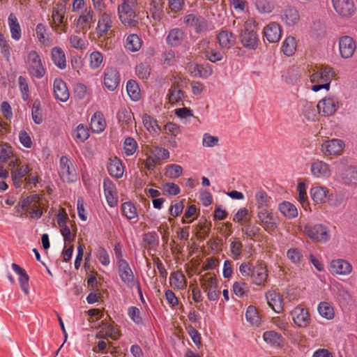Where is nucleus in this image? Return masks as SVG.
I'll use <instances>...</instances> for the list:
<instances>
[{
	"mask_svg": "<svg viewBox=\"0 0 357 357\" xmlns=\"http://www.w3.org/2000/svg\"><path fill=\"white\" fill-rule=\"evenodd\" d=\"M268 268L262 261L255 265L250 261L243 262L239 266V273L243 277H250L252 283L257 286H265L268 278Z\"/></svg>",
	"mask_w": 357,
	"mask_h": 357,
	"instance_id": "obj_1",
	"label": "nucleus"
},
{
	"mask_svg": "<svg viewBox=\"0 0 357 357\" xmlns=\"http://www.w3.org/2000/svg\"><path fill=\"white\" fill-rule=\"evenodd\" d=\"M310 73V82L315 84L312 86V90L314 92L321 89L328 91L331 82L336 75L334 68L328 66L316 67Z\"/></svg>",
	"mask_w": 357,
	"mask_h": 357,
	"instance_id": "obj_2",
	"label": "nucleus"
},
{
	"mask_svg": "<svg viewBox=\"0 0 357 357\" xmlns=\"http://www.w3.org/2000/svg\"><path fill=\"white\" fill-rule=\"evenodd\" d=\"M243 46L248 50H255L258 47L257 23L253 19H248L243 25L239 35Z\"/></svg>",
	"mask_w": 357,
	"mask_h": 357,
	"instance_id": "obj_3",
	"label": "nucleus"
},
{
	"mask_svg": "<svg viewBox=\"0 0 357 357\" xmlns=\"http://www.w3.org/2000/svg\"><path fill=\"white\" fill-rule=\"evenodd\" d=\"M137 5V0H121L118 6L117 13L121 23L125 26L132 27L137 24L135 8Z\"/></svg>",
	"mask_w": 357,
	"mask_h": 357,
	"instance_id": "obj_4",
	"label": "nucleus"
},
{
	"mask_svg": "<svg viewBox=\"0 0 357 357\" xmlns=\"http://www.w3.org/2000/svg\"><path fill=\"white\" fill-rule=\"evenodd\" d=\"M66 6L63 2H58L52 8L50 26L58 34L68 31V22L65 19Z\"/></svg>",
	"mask_w": 357,
	"mask_h": 357,
	"instance_id": "obj_5",
	"label": "nucleus"
},
{
	"mask_svg": "<svg viewBox=\"0 0 357 357\" xmlns=\"http://www.w3.org/2000/svg\"><path fill=\"white\" fill-rule=\"evenodd\" d=\"M299 229L308 238L316 242L326 243L331 238L328 227L323 224H306L299 226Z\"/></svg>",
	"mask_w": 357,
	"mask_h": 357,
	"instance_id": "obj_6",
	"label": "nucleus"
},
{
	"mask_svg": "<svg viewBox=\"0 0 357 357\" xmlns=\"http://www.w3.org/2000/svg\"><path fill=\"white\" fill-rule=\"evenodd\" d=\"M28 70L30 75L37 79H41L45 75V69L41 59L36 50L30 51L27 54Z\"/></svg>",
	"mask_w": 357,
	"mask_h": 357,
	"instance_id": "obj_7",
	"label": "nucleus"
},
{
	"mask_svg": "<svg viewBox=\"0 0 357 357\" xmlns=\"http://www.w3.org/2000/svg\"><path fill=\"white\" fill-rule=\"evenodd\" d=\"M59 174L63 182H75L78 178L72 162L64 155L60 158Z\"/></svg>",
	"mask_w": 357,
	"mask_h": 357,
	"instance_id": "obj_8",
	"label": "nucleus"
},
{
	"mask_svg": "<svg viewBox=\"0 0 357 357\" xmlns=\"http://www.w3.org/2000/svg\"><path fill=\"white\" fill-rule=\"evenodd\" d=\"M339 99L335 96H327L319 101L317 107L318 113L324 116L334 114L339 108Z\"/></svg>",
	"mask_w": 357,
	"mask_h": 357,
	"instance_id": "obj_9",
	"label": "nucleus"
},
{
	"mask_svg": "<svg viewBox=\"0 0 357 357\" xmlns=\"http://www.w3.org/2000/svg\"><path fill=\"white\" fill-rule=\"evenodd\" d=\"M257 216L259 219V224L264 230L272 234L276 231L278 224L274 218L272 210L270 208L262 209L257 211Z\"/></svg>",
	"mask_w": 357,
	"mask_h": 357,
	"instance_id": "obj_10",
	"label": "nucleus"
},
{
	"mask_svg": "<svg viewBox=\"0 0 357 357\" xmlns=\"http://www.w3.org/2000/svg\"><path fill=\"white\" fill-rule=\"evenodd\" d=\"M165 41L173 48L183 47L187 43V34L182 28H173L169 30Z\"/></svg>",
	"mask_w": 357,
	"mask_h": 357,
	"instance_id": "obj_11",
	"label": "nucleus"
},
{
	"mask_svg": "<svg viewBox=\"0 0 357 357\" xmlns=\"http://www.w3.org/2000/svg\"><path fill=\"white\" fill-rule=\"evenodd\" d=\"M183 24L187 27L193 29L197 33L206 31L208 27L207 20L204 17L193 13L184 16Z\"/></svg>",
	"mask_w": 357,
	"mask_h": 357,
	"instance_id": "obj_12",
	"label": "nucleus"
},
{
	"mask_svg": "<svg viewBox=\"0 0 357 357\" xmlns=\"http://www.w3.org/2000/svg\"><path fill=\"white\" fill-rule=\"evenodd\" d=\"M345 144L340 139H332L324 142L321 144V152L325 156L339 155L344 149Z\"/></svg>",
	"mask_w": 357,
	"mask_h": 357,
	"instance_id": "obj_13",
	"label": "nucleus"
},
{
	"mask_svg": "<svg viewBox=\"0 0 357 357\" xmlns=\"http://www.w3.org/2000/svg\"><path fill=\"white\" fill-rule=\"evenodd\" d=\"M295 325L299 328H306L311 322V317L307 308L298 305L295 307L290 312Z\"/></svg>",
	"mask_w": 357,
	"mask_h": 357,
	"instance_id": "obj_14",
	"label": "nucleus"
},
{
	"mask_svg": "<svg viewBox=\"0 0 357 357\" xmlns=\"http://www.w3.org/2000/svg\"><path fill=\"white\" fill-rule=\"evenodd\" d=\"M118 273L121 280L130 289L134 288L135 282L138 280L135 278L134 273L128 262H123L117 265Z\"/></svg>",
	"mask_w": 357,
	"mask_h": 357,
	"instance_id": "obj_15",
	"label": "nucleus"
},
{
	"mask_svg": "<svg viewBox=\"0 0 357 357\" xmlns=\"http://www.w3.org/2000/svg\"><path fill=\"white\" fill-rule=\"evenodd\" d=\"M103 190L107 204L112 208L116 207L119 203L116 187L108 178L103 181Z\"/></svg>",
	"mask_w": 357,
	"mask_h": 357,
	"instance_id": "obj_16",
	"label": "nucleus"
},
{
	"mask_svg": "<svg viewBox=\"0 0 357 357\" xmlns=\"http://www.w3.org/2000/svg\"><path fill=\"white\" fill-rule=\"evenodd\" d=\"M332 3L335 10L342 17H351L356 11L353 0H332Z\"/></svg>",
	"mask_w": 357,
	"mask_h": 357,
	"instance_id": "obj_17",
	"label": "nucleus"
},
{
	"mask_svg": "<svg viewBox=\"0 0 357 357\" xmlns=\"http://www.w3.org/2000/svg\"><path fill=\"white\" fill-rule=\"evenodd\" d=\"M98 21L96 27V32L99 36H104L108 34L113 25V18L110 13L104 11L98 12Z\"/></svg>",
	"mask_w": 357,
	"mask_h": 357,
	"instance_id": "obj_18",
	"label": "nucleus"
},
{
	"mask_svg": "<svg viewBox=\"0 0 357 357\" xmlns=\"http://www.w3.org/2000/svg\"><path fill=\"white\" fill-rule=\"evenodd\" d=\"M310 172L312 175L317 178H328L332 174L331 166L328 163L319 160L311 164Z\"/></svg>",
	"mask_w": 357,
	"mask_h": 357,
	"instance_id": "obj_19",
	"label": "nucleus"
},
{
	"mask_svg": "<svg viewBox=\"0 0 357 357\" xmlns=\"http://www.w3.org/2000/svg\"><path fill=\"white\" fill-rule=\"evenodd\" d=\"M104 84L109 91H114L120 83V74L116 68L107 67L104 71Z\"/></svg>",
	"mask_w": 357,
	"mask_h": 357,
	"instance_id": "obj_20",
	"label": "nucleus"
},
{
	"mask_svg": "<svg viewBox=\"0 0 357 357\" xmlns=\"http://www.w3.org/2000/svg\"><path fill=\"white\" fill-rule=\"evenodd\" d=\"M356 50V43L353 38L348 36H342L339 40V51L341 56L349 59L352 56Z\"/></svg>",
	"mask_w": 357,
	"mask_h": 357,
	"instance_id": "obj_21",
	"label": "nucleus"
},
{
	"mask_svg": "<svg viewBox=\"0 0 357 357\" xmlns=\"http://www.w3.org/2000/svg\"><path fill=\"white\" fill-rule=\"evenodd\" d=\"M263 33L269 43H277L281 38L282 29L278 23L272 22L264 28Z\"/></svg>",
	"mask_w": 357,
	"mask_h": 357,
	"instance_id": "obj_22",
	"label": "nucleus"
},
{
	"mask_svg": "<svg viewBox=\"0 0 357 357\" xmlns=\"http://www.w3.org/2000/svg\"><path fill=\"white\" fill-rule=\"evenodd\" d=\"M280 19L287 26H293L300 20L299 12L294 6H287L282 10Z\"/></svg>",
	"mask_w": 357,
	"mask_h": 357,
	"instance_id": "obj_23",
	"label": "nucleus"
},
{
	"mask_svg": "<svg viewBox=\"0 0 357 357\" xmlns=\"http://www.w3.org/2000/svg\"><path fill=\"white\" fill-rule=\"evenodd\" d=\"M266 298L269 307L276 313L283 311L284 301L280 293L275 290H269L266 293Z\"/></svg>",
	"mask_w": 357,
	"mask_h": 357,
	"instance_id": "obj_24",
	"label": "nucleus"
},
{
	"mask_svg": "<svg viewBox=\"0 0 357 357\" xmlns=\"http://www.w3.org/2000/svg\"><path fill=\"white\" fill-rule=\"evenodd\" d=\"M54 98L63 102H66L70 97V93L66 82L61 78H56L53 83Z\"/></svg>",
	"mask_w": 357,
	"mask_h": 357,
	"instance_id": "obj_25",
	"label": "nucleus"
},
{
	"mask_svg": "<svg viewBox=\"0 0 357 357\" xmlns=\"http://www.w3.org/2000/svg\"><path fill=\"white\" fill-rule=\"evenodd\" d=\"M217 40L222 50H229L235 45L236 38L231 31L222 29L217 35Z\"/></svg>",
	"mask_w": 357,
	"mask_h": 357,
	"instance_id": "obj_26",
	"label": "nucleus"
},
{
	"mask_svg": "<svg viewBox=\"0 0 357 357\" xmlns=\"http://www.w3.org/2000/svg\"><path fill=\"white\" fill-rule=\"evenodd\" d=\"M330 271L333 274L346 275L352 271V266L344 259H334L331 262Z\"/></svg>",
	"mask_w": 357,
	"mask_h": 357,
	"instance_id": "obj_27",
	"label": "nucleus"
},
{
	"mask_svg": "<svg viewBox=\"0 0 357 357\" xmlns=\"http://www.w3.org/2000/svg\"><path fill=\"white\" fill-rule=\"evenodd\" d=\"M189 72L192 76L206 79L213 74V67L208 63L192 64L189 66Z\"/></svg>",
	"mask_w": 357,
	"mask_h": 357,
	"instance_id": "obj_28",
	"label": "nucleus"
},
{
	"mask_svg": "<svg viewBox=\"0 0 357 357\" xmlns=\"http://www.w3.org/2000/svg\"><path fill=\"white\" fill-rule=\"evenodd\" d=\"M93 23V11L89 8L86 9L78 17L76 22L77 27L79 31H87Z\"/></svg>",
	"mask_w": 357,
	"mask_h": 357,
	"instance_id": "obj_29",
	"label": "nucleus"
},
{
	"mask_svg": "<svg viewBox=\"0 0 357 357\" xmlns=\"http://www.w3.org/2000/svg\"><path fill=\"white\" fill-rule=\"evenodd\" d=\"M165 0H148V10L151 17L157 21L162 19Z\"/></svg>",
	"mask_w": 357,
	"mask_h": 357,
	"instance_id": "obj_30",
	"label": "nucleus"
},
{
	"mask_svg": "<svg viewBox=\"0 0 357 357\" xmlns=\"http://www.w3.org/2000/svg\"><path fill=\"white\" fill-rule=\"evenodd\" d=\"M8 25L11 38L18 41L22 38V29L17 17L14 13H10L8 17Z\"/></svg>",
	"mask_w": 357,
	"mask_h": 357,
	"instance_id": "obj_31",
	"label": "nucleus"
},
{
	"mask_svg": "<svg viewBox=\"0 0 357 357\" xmlns=\"http://www.w3.org/2000/svg\"><path fill=\"white\" fill-rule=\"evenodd\" d=\"M107 171L111 176L120 178L123 175L124 166L119 158L114 157L109 159Z\"/></svg>",
	"mask_w": 357,
	"mask_h": 357,
	"instance_id": "obj_32",
	"label": "nucleus"
},
{
	"mask_svg": "<svg viewBox=\"0 0 357 357\" xmlns=\"http://www.w3.org/2000/svg\"><path fill=\"white\" fill-rule=\"evenodd\" d=\"M11 266L15 273L19 275V282L21 289L25 294H28L29 291V277L27 273L24 268L15 263H13Z\"/></svg>",
	"mask_w": 357,
	"mask_h": 357,
	"instance_id": "obj_33",
	"label": "nucleus"
},
{
	"mask_svg": "<svg viewBox=\"0 0 357 357\" xmlns=\"http://www.w3.org/2000/svg\"><path fill=\"white\" fill-rule=\"evenodd\" d=\"M169 283L174 289L183 290L187 287L188 282L183 272L176 271L171 273Z\"/></svg>",
	"mask_w": 357,
	"mask_h": 357,
	"instance_id": "obj_34",
	"label": "nucleus"
},
{
	"mask_svg": "<svg viewBox=\"0 0 357 357\" xmlns=\"http://www.w3.org/2000/svg\"><path fill=\"white\" fill-rule=\"evenodd\" d=\"M264 340L271 346L281 349L283 347L284 340L282 336L275 331H268L263 334Z\"/></svg>",
	"mask_w": 357,
	"mask_h": 357,
	"instance_id": "obj_35",
	"label": "nucleus"
},
{
	"mask_svg": "<svg viewBox=\"0 0 357 357\" xmlns=\"http://www.w3.org/2000/svg\"><path fill=\"white\" fill-rule=\"evenodd\" d=\"M91 130L96 133L102 132L106 128V121L102 112H96L91 119Z\"/></svg>",
	"mask_w": 357,
	"mask_h": 357,
	"instance_id": "obj_36",
	"label": "nucleus"
},
{
	"mask_svg": "<svg viewBox=\"0 0 357 357\" xmlns=\"http://www.w3.org/2000/svg\"><path fill=\"white\" fill-rule=\"evenodd\" d=\"M51 58L56 66L63 70L66 68V59L64 51L59 47H54L51 50Z\"/></svg>",
	"mask_w": 357,
	"mask_h": 357,
	"instance_id": "obj_37",
	"label": "nucleus"
},
{
	"mask_svg": "<svg viewBox=\"0 0 357 357\" xmlns=\"http://www.w3.org/2000/svg\"><path fill=\"white\" fill-rule=\"evenodd\" d=\"M278 210L287 219H293L298 216L296 206L287 201H283L279 204Z\"/></svg>",
	"mask_w": 357,
	"mask_h": 357,
	"instance_id": "obj_38",
	"label": "nucleus"
},
{
	"mask_svg": "<svg viewBox=\"0 0 357 357\" xmlns=\"http://www.w3.org/2000/svg\"><path fill=\"white\" fill-rule=\"evenodd\" d=\"M142 241L145 249L155 250L159 245V236L155 231H149L143 235Z\"/></svg>",
	"mask_w": 357,
	"mask_h": 357,
	"instance_id": "obj_39",
	"label": "nucleus"
},
{
	"mask_svg": "<svg viewBox=\"0 0 357 357\" xmlns=\"http://www.w3.org/2000/svg\"><path fill=\"white\" fill-rule=\"evenodd\" d=\"M328 194L327 188L323 186H315L310 190L311 197L317 204L325 203L327 200Z\"/></svg>",
	"mask_w": 357,
	"mask_h": 357,
	"instance_id": "obj_40",
	"label": "nucleus"
},
{
	"mask_svg": "<svg viewBox=\"0 0 357 357\" xmlns=\"http://www.w3.org/2000/svg\"><path fill=\"white\" fill-rule=\"evenodd\" d=\"M201 287L204 291L218 287L217 277L211 273H206L200 278Z\"/></svg>",
	"mask_w": 357,
	"mask_h": 357,
	"instance_id": "obj_41",
	"label": "nucleus"
},
{
	"mask_svg": "<svg viewBox=\"0 0 357 357\" xmlns=\"http://www.w3.org/2000/svg\"><path fill=\"white\" fill-rule=\"evenodd\" d=\"M255 200L258 211L270 208L271 197L264 190H259L255 193Z\"/></svg>",
	"mask_w": 357,
	"mask_h": 357,
	"instance_id": "obj_42",
	"label": "nucleus"
},
{
	"mask_svg": "<svg viewBox=\"0 0 357 357\" xmlns=\"http://www.w3.org/2000/svg\"><path fill=\"white\" fill-rule=\"evenodd\" d=\"M30 172V168L28 165H24L18 167L15 170L11 172V178L14 185L17 188L21 185L22 179Z\"/></svg>",
	"mask_w": 357,
	"mask_h": 357,
	"instance_id": "obj_43",
	"label": "nucleus"
},
{
	"mask_svg": "<svg viewBox=\"0 0 357 357\" xmlns=\"http://www.w3.org/2000/svg\"><path fill=\"white\" fill-rule=\"evenodd\" d=\"M142 43V38L137 34L132 33L128 36L125 47L132 52H135L141 49Z\"/></svg>",
	"mask_w": 357,
	"mask_h": 357,
	"instance_id": "obj_44",
	"label": "nucleus"
},
{
	"mask_svg": "<svg viewBox=\"0 0 357 357\" xmlns=\"http://www.w3.org/2000/svg\"><path fill=\"white\" fill-rule=\"evenodd\" d=\"M342 182L346 185H357V167H349L341 175Z\"/></svg>",
	"mask_w": 357,
	"mask_h": 357,
	"instance_id": "obj_45",
	"label": "nucleus"
},
{
	"mask_svg": "<svg viewBox=\"0 0 357 357\" xmlns=\"http://www.w3.org/2000/svg\"><path fill=\"white\" fill-rule=\"evenodd\" d=\"M317 310L321 317L326 319L327 320H331L335 317L334 308L328 302H321L318 305Z\"/></svg>",
	"mask_w": 357,
	"mask_h": 357,
	"instance_id": "obj_46",
	"label": "nucleus"
},
{
	"mask_svg": "<svg viewBox=\"0 0 357 357\" xmlns=\"http://www.w3.org/2000/svg\"><path fill=\"white\" fill-rule=\"evenodd\" d=\"M72 135L77 143H82L89 137V131L87 126L79 124L73 132Z\"/></svg>",
	"mask_w": 357,
	"mask_h": 357,
	"instance_id": "obj_47",
	"label": "nucleus"
},
{
	"mask_svg": "<svg viewBox=\"0 0 357 357\" xmlns=\"http://www.w3.org/2000/svg\"><path fill=\"white\" fill-rule=\"evenodd\" d=\"M122 214L128 220H132L138 217L136 206L131 202H126L121 204Z\"/></svg>",
	"mask_w": 357,
	"mask_h": 357,
	"instance_id": "obj_48",
	"label": "nucleus"
},
{
	"mask_svg": "<svg viewBox=\"0 0 357 357\" xmlns=\"http://www.w3.org/2000/svg\"><path fill=\"white\" fill-rule=\"evenodd\" d=\"M302 113L308 121H314L317 118L318 110L314 105L308 101H305L303 105Z\"/></svg>",
	"mask_w": 357,
	"mask_h": 357,
	"instance_id": "obj_49",
	"label": "nucleus"
},
{
	"mask_svg": "<svg viewBox=\"0 0 357 357\" xmlns=\"http://www.w3.org/2000/svg\"><path fill=\"white\" fill-rule=\"evenodd\" d=\"M296 41L294 37L288 36L282 43V50L283 53L288 56H292L296 50Z\"/></svg>",
	"mask_w": 357,
	"mask_h": 357,
	"instance_id": "obj_50",
	"label": "nucleus"
},
{
	"mask_svg": "<svg viewBox=\"0 0 357 357\" xmlns=\"http://www.w3.org/2000/svg\"><path fill=\"white\" fill-rule=\"evenodd\" d=\"M126 89L132 100L137 101L141 97L140 89L136 81L130 79L127 82Z\"/></svg>",
	"mask_w": 357,
	"mask_h": 357,
	"instance_id": "obj_51",
	"label": "nucleus"
},
{
	"mask_svg": "<svg viewBox=\"0 0 357 357\" xmlns=\"http://www.w3.org/2000/svg\"><path fill=\"white\" fill-rule=\"evenodd\" d=\"M243 248V243L238 238H234L233 241H231L229 248L233 259L238 260L241 258Z\"/></svg>",
	"mask_w": 357,
	"mask_h": 357,
	"instance_id": "obj_52",
	"label": "nucleus"
},
{
	"mask_svg": "<svg viewBox=\"0 0 357 357\" xmlns=\"http://www.w3.org/2000/svg\"><path fill=\"white\" fill-rule=\"evenodd\" d=\"M142 123L146 129L150 132H158L160 130V128L158 126L157 121L147 114H143Z\"/></svg>",
	"mask_w": 357,
	"mask_h": 357,
	"instance_id": "obj_53",
	"label": "nucleus"
},
{
	"mask_svg": "<svg viewBox=\"0 0 357 357\" xmlns=\"http://www.w3.org/2000/svg\"><path fill=\"white\" fill-rule=\"evenodd\" d=\"M40 200V195L38 194H33L28 196L20 202L19 205L24 211H27L31 206L36 207Z\"/></svg>",
	"mask_w": 357,
	"mask_h": 357,
	"instance_id": "obj_54",
	"label": "nucleus"
},
{
	"mask_svg": "<svg viewBox=\"0 0 357 357\" xmlns=\"http://www.w3.org/2000/svg\"><path fill=\"white\" fill-rule=\"evenodd\" d=\"M246 320L252 326H258L260 324V317L257 308L253 305L248 307L245 312Z\"/></svg>",
	"mask_w": 357,
	"mask_h": 357,
	"instance_id": "obj_55",
	"label": "nucleus"
},
{
	"mask_svg": "<svg viewBox=\"0 0 357 357\" xmlns=\"http://www.w3.org/2000/svg\"><path fill=\"white\" fill-rule=\"evenodd\" d=\"M69 43L71 47L79 50H83L86 47V40L77 34H71L68 36Z\"/></svg>",
	"mask_w": 357,
	"mask_h": 357,
	"instance_id": "obj_56",
	"label": "nucleus"
},
{
	"mask_svg": "<svg viewBox=\"0 0 357 357\" xmlns=\"http://www.w3.org/2000/svg\"><path fill=\"white\" fill-rule=\"evenodd\" d=\"M184 98L183 91L178 86H172L168 93V99L170 103L176 104L182 101Z\"/></svg>",
	"mask_w": 357,
	"mask_h": 357,
	"instance_id": "obj_57",
	"label": "nucleus"
},
{
	"mask_svg": "<svg viewBox=\"0 0 357 357\" xmlns=\"http://www.w3.org/2000/svg\"><path fill=\"white\" fill-rule=\"evenodd\" d=\"M35 30L38 42L43 45H47L50 39L47 33V26L42 23H39L36 25Z\"/></svg>",
	"mask_w": 357,
	"mask_h": 357,
	"instance_id": "obj_58",
	"label": "nucleus"
},
{
	"mask_svg": "<svg viewBox=\"0 0 357 357\" xmlns=\"http://www.w3.org/2000/svg\"><path fill=\"white\" fill-rule=\"evenodd\" d=\"M32 119L36 124H40L43 122V114L41 104L39 100H35L31 107Z\"/></svg>",
	"mask_w": 357,
	"mask_h": 357,
	"instance_id": "obj_59",
	"label": "nucleus"
},
{
	"mask_svg": "<svg viewBox=\"0 0 357 357\" xmlns=\"http://www.w3.org/2000/svg\"><path fill=\"white\" fill-rule=\"evenodd\" d=\"M138 144L136 140L131 137H128L123 142L124 153L127 156L132 155L137 151Z\"/></svg>",
	"mask_w": 357,
	"mask_h": 357,
	"instance_id": "obj_60",
	"label": "nucleus"
},
{
	"mask_svg": "<svg viewBox=\"0 0 357 357\" xmlns=\"http://www.w3.org/2000/svg\"><path fill=\"white\" fill-rule=\"evenodd\" d=\"M151 66L146 62L140 63L135 68L137 75L142 79H147L151 75Z\"/></svg>",
	"mask_w": 357,
	"mask_h": 357,
	"instance_id": "obj_61",
	"label": "nucleus"
},
{
	"mask_svg": "<svg viewBox=\"0 0 357 357\" xmlns=\"http://www.w3.org/2000/svg\"><path fill=\"white\" fill-rule=\"evenodd\" d=\"M0 50L3 58L8 61L10 58L11 47L8 40L1 33H0Z\"/></svg>",
	"mask_w": 357,
	"mask_h": 357,
	"instance_id": "obj_62",
	"label": "nucleus"
},
{
	"mask_svg": "<svg viewBox=\"0 0 357 357\" xmlns=\"http://www.w3.org/2000/svg\"><path fill=\"white\" fill-rule=\"evenodd\" d=\"M165 170V175L170 178H177L183 174V168L179 165H169Z\"/></svg>",
	"mask_w": 357,
	"mask_h": 357,
	"instance_id": "obj_63",
	"label": "nucleus"
},
{
	"mask_svg": "<svg viewBox=\"0 0 357 357\" xmlns=\"http://www.w3.org/2000/svg\"><path fill=\"white\" fill-rule=\"evenodd\" d=\"M96 256L102 266H107L110 264L109 255L103 246L96 249Z\"/></svg>",
	"mask_w": 357,
	"mask_h": 357,
	"instance_id": "obj_64",
	"label": "nucleus"
}]
</instances>
